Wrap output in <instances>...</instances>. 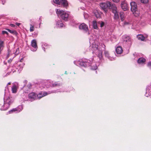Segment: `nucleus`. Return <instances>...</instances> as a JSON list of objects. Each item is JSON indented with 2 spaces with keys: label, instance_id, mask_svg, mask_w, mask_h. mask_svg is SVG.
<instances>
[{
  "label": "nucleus",
  "instance_id": "f257e3e1",
  "mask_svg": "<svg viewBox=\"0 0 151 151\" xmlns=\"http://www.w3.org/2000/svg\"><path fill=\"white\" fill-rule=\"evenodd\" d=\"M56 13L58 16L60 15L61 18L65 21L68 20L69 14L62 10L57 9L56 10Z\"/></svg>",
  "mask_w": 151,
  "mask_h": 151
},
{
  "label": "nucleus",
  "instance_id": "f03ea898",
  "mask_svg": "<svg viewBox=\"0 0 151 151\" xmlns=\"http://www.w3.org/2000/svg\"><path fill=\"white\" fill-rule=\"evenodd\" d=\"M131 10L135 17L138 16L140 14V12L138 10L137 4L134 2H132L130 3Z\"/></svg>",
  "mask_w": 151,
  "mask_h": 151
},
{
  "label": "nucleus",
  "instance_id": "7ed1b4c3",
  "mask_svg": "<svg viewBox=\"0 0 151 151\" xmlns=\"http://www.w3.org/2000/svg\"><path fill=\"white\" fill-rule=\"evenodd\" d=\"M100 6L104 12L105 13H106L108 9L110 8L111 3L109 1H107L105 3H101L100 4Z\"/></svg>",
  "mask_w": 151,
  "mask_h": 151
},
{
  "label": "nucleus",
  "instance_id": "20e7f679",
  "mask_svg": "<svg viewBox=\"0 0 151 151\" xmlns=\"http://www.w3.org/2000/svg\"><path fill=\"white\" fill-rule=\"evenodd\" d=\"M92 47L93 50H98L99 54L98 56L100 59L102 58V52H103L100 48H98V45H96L95 43H93L92 44Z\"/></svg>",
  "mask_w": 151,
  "mask_h": 151
},
{
  "label": "nucleus",
  "instance_id": "39448f33",
  "mask_svg": "<svg viewBox=\"0 0 151 151\" xmlns=\"http://www.w3.org/2000/svg\"><path fill=\"white\" fill-rule=\"evenodd\" d=\"M77 63L81 66L87 67L90 65V63L88 61H84L82 59H79L77 61Z\"/></svg>",
  "mask_w": 151,
  "mask_h": 151
},
{
  "label": "nucleus",
  "instance_id": "423d86ee",
  "mask_svg": "<svg viewBox=\"0 0 151 151\" xmlns=\"http://www.w3.org/2000/svg\"><path fill=\"white\" fill-rule=\"evenodd\" d=\"M79 28L80 29L83 30L85 32H87L88 30V26L84 23L81 24L79 25Z\"/></svg>",
  "mask_w": 151,
  "mask_h": 151
},
{
  "label": "nucleus",
  "instance_id": "0eeeda50",
  "mask_svg": "<svg viewBox=\"0 0 151 151\" xmlns=\"http://www.w3.org/2000/svg\"><path fill=\"white\" fill-rule=\"evenodd\" d=\"M128 4L125 1H121V6L122 9L124 11L128 9Z\"/></svg>",
  "mask_w": 151,
  "mask_h": 151
},
{
  "label": "nucleus",
  "instance_id": "6e6552de",
  "mask_svg": "<svg viewBox=\"0 0 151 151\" xmlns=\"http://www.w3.org/2000/svg\"><path fill=\"white\" fill-rule=\"evenodd\" d=\"M28 97L32 100H34L37 99V94L34 92H31L29 94Z\"/></svg>",
  "mask_w": 151,
  "mask_h": 151
},
{
  "label": "nucleus",
  "instance_id": "1a4fd4ad",
  "mask_svg": "<svg viewBox=\"0 0 151 151\" xmlns=\"http://www.w3.org/2000/svg\"><path fill=\"white\" fill-rule=\"evenodd\" d=\"M60 4L63 7L67 8L68 6V1L67 0H60Z\"/></svg>",
  "mask_w": 151,
  "mask_h": 151
},
{
  "label": "nucleus",
  "instance_id": "9d476101",
  "mask_svg": "<svg viewBox=\"0 0 151 151\" xmlns=\"http://www.w3.org/2000/svg\"><path fill=\"white\" fill-rule=\"evenodd\" d=\"M9 107V104L4 102V103L2 107H0V109L2 110H6Z\"/></svg>",
  "mask_w": 151,
  "mask_h": 151
},
{
  "label": "nucleus",
  "instance_id": "9b49d317",
  "mask_svg": "<svg viewBox=\"0 0 151 151\" xmlns=\"http://www.w3.org/2000/svg\"><path fill=\"white\" fill-rule=\"evenodd\" d=\"M53 92H49L48 93H44V95H43V96H42L41 94L39 93L38 94H37V99H40L42 98L43 97H44L46 96H47L48 94H50L51 93H53Z\"/></svg>",
  "mask_w": 151,
  "mask_h": 151
},
{
  "label": "nucleus",
  "instance_id": "f8f14e48",
  "mask_svg": "<svg viewBox=\"0 0 151 151\" xmlns=\"http://www.w3.org/2000/svg\"><path fill=\"white\" fill-rule=\"evenodd\" d=\"M31 46L34 48L37 49V42L35 40H33L31 41Z\"/></svg>",
  "mask_w": 151,
  "mask_h": 151
},
{
  "label": "nucleus",
  "instance_id": "ddd939ff",
  "mask_svg": "<svg viewBox=\"0 0 151 151\" xmlns=\"http://www.w3.org/2000/svg\"><path fill=\"white\" fill-rule=\"evenodd\" d=\"M146 61V59L143 58H139L137 60V62L139 64H142L145 63Z\"/></svg>",
  "mask_w": 151,
  "mask_h": 151
},
{
  "label": "nucleus",
  "instance_id": "4468645a",
  "mask_svg": "<svg viewBox=\"0 0 151 151\" xmlns=\"http://www.w3.org/2000/svg\"><path fill=\"white\" fill-rule=\"evenodd\" d=\"M4 102L9 104V106H10V104L12 103L13 101L9 97H8L4 100Z\"/></svg>",
  "mask_w": 151,
  "mask_h": 151
},
{
  "label": "nucleus",
  "instance_id": "2eb2a0df",
  "mask_svg": "<svg viewBox=\"0 0 151 151\" xmlns=\"http://www.w3.org/2000/svg\"><path fill=\"white\" fill-rule=\"evenodd\" d=\"M116 52L118 54H121L123 52L122 48L120 46L118 47L116 50Z\"/></svg>",
  "mask_w": 151,
  "mask_h": 151
},
{
  "label": "nucleus",
  "instance_id": "dca6fc26",
  "mask_svg": "<svg viewBox=\"0 0 151 151\" xmlns=\"http://www.w3.org/2000/svg\"><path fill=\"white\" fill-rule=\"evenodd\" d=\"M112 9V12L113 13H115L117 12V8L116 6L115 5H111L110 7Z\"/></svg>",
  "mask_w": 151,
  "mask_h": 151
},
{
  "label": "nucleus",
  "instance_id": "f3484780",
  "mask_svg": "<svg viewBox=\"0 0 151 151\" xmlns=\"http://www.w3.org/2000/svg\"><path fill=\"white\" fill-rule=\"evenodd\" d=\"M137 38L138 40L142 41H144L145 37L142 35H138L137 36Z\"/></svg>",
  "mask_w": 151,
  "mask_h": 151
},
{
  "label": "nucleus",
  "instance_id": "a211bd4d",
  "mask_svg": "<svg viewBox=\"0 0 151 151\" xmlns=\"http://www.w3.org/2000/svg\"><path fill=\"white\" fill-rule=\"evenodd\" d=\"M17 88L16 86L15 85H14L12 88V92L13 93H16L17 91Z\"/></svg>",
  "mask_w": 151,
  "mask_h": 151
},
{
  "label": "nucleus",
  "instance_id": "6ab92c4d",
  "mask_svg": "<svg viewBox=\"0 0 151 151\" xmlns=\"http://www.w3.org/2000/svg\"><path fill=\"white\" fill-rule=\"evenodd\" d=\"M56 24L58 27H63L65 26V25L63 23L62 21H58Z\"/></svg>",
  "mask_w": 151,
  "mask_h": 151
},
{
  "label": "nucleus",
  "instance_id": "aec40b11",
  "mask_svg": "<svg viewBox=\"0 0 151 151\" xmlns=\"http://www.w3.org/2000/svg\"><path fill=\"white\" fill-rule=\"evenodd\" d=\"M114 14V19L116 21H118L119 19V16L118 14V12H116L115 13H113Z\"/></svg>",
  "mask_w": 151,
  "mask_h": 151
},
{
  "label": "nucleus",
  "instance_id": "412c9836",
  "mask_svg": "<svg viewBox=\"0 0 151 151\" xmlns=\"http://www.w3.org/2000/svg\"><path fill=\"white\" fill-rule=\"evenodd\" d=\"M6 30H7L8 32H10V33L15 35H17L18 33L15 30H11L9 29H6Z\"/></svg>",
  "mask_w": 151,
  "mask_h": 151
},
{
  "label": "nucleus",
  "instance_id": "4be33fe9",
  "mask_svg": "<svg viewBox=\"0 0 151 151\" xmlns=\"http://www.w3.org/2000/svg\"><path fill=\"white\" fill-rule=\"evenodd\" d=\"M61 83H58V82H55L54 83H52V87H57L61 85Z\"/></svg>",
  "mask_w": 151,
  "mask_h": 151
},
{
  "label": "nucleus",
  "instance_id": "5701e85b",
  "mask_svg": "<svg viewBox=\"0 0 151 151\" xmlns=\"http://www.w3.org/2000/svg\"><path fill=\"white\" fill-rule=\"evenodd\" d=\"M4 47V42L0 39V49L3 50Z\"/></svg>",
  "mask_w": 151,
  "mask_h": 151
},
{
  "label": "nucleus",
  "instance_id": "b1692460",
  "mask_svg": "<svg viewBox=\"0 0 151 151\" xmlns=\"http://www.w3.org/2000/svg\"><path fill=\"white\" fill-rule=\"evenodd\" d=\"M120 17L122 21H123L124 19V14L123 12H120Z\"/></svg>",
  "mask_w": 151,
  "mask_h": 151
},
{
  "label": "nucleus",
  "instance_id": "393cba45",
  "mask_svg": "<svg viewBox=\"0 0 151 151\" xmlns=\"http://www.w3.org/2000/svg\"><path fill=\"white\" fill-rule=\"evenodd\" d=\"M93 28L94 29H96L97 28V23L96 21H93Z\"/></svg>",
  "mask_w": 151,
  "mask_h": 151
},
{
  "label": "nucleus",
  "instance_id": "a878e982",
  "mask_svg": "<svg viewBox=\"0 0 151 151\" xmlns=\"http://www.w3.org/2000/svg\"><path fill=\"white\" fill-rule=\"evenodd\" d=\"M104 54L106 57H107L109 59L110 58V56H109V54L108 52L105 51Z\"/></svg>",
  "mask_w": 151,
  "mask_h": 151
},
{
  "label": "nucleus",
  "instance_id": "bb28decb",
  "mask_svg": "<svg viewBox=\"0 0 151 151\" xmlns=\"http://www.w3.org/2000/svg\"><path fill=\"white\" fill-rule=\"evenodd\" d=\"M91 69L92 70H96L97 68V67L96 65H93V66L91 65Z\"/></svg>",
  "mask_w": 151,
  "mask_h": 151
},
{
  "label": "nucleus",
  "instance_id": "cd10ccee",
  "mask_svg": "<svg viewBox=\"0 0 151 151\" xmlns=\"http://www.w3.org/2000/svg\"><path fill=\"white\" fill-rule=\"evenodd\" d=\"M34 30V27L32 25H30V31L31 32H33Z\"/></svg>",
  "mask_w": 151,
  "mask_h": 151
},
{
  "label": "nucleus",
  "instance_id": "c85d7f7f",
  "mask_svg": "<svg viewBox=\"0 0 151 151\" xmlns=\"http://www.w3.org/2000/svg\"><path fill=\"white\" fill-rule=\"evenodd\" d=\"M53 2L56 4H57L58 5H60V0H53Z\"/></svg>",
  "mask_w": 151,
  "mask_h": 151
},
{
  "label": "nucleus",
  "instance_id": "c756f323",
  "mask_svg": "<svg viewBox=\"0 0 151 151\" xmlns=\"http://www.w3.org/2000/svg\"><path fill=\"white\" fill-rule=\"evenodd\" d=\"M17 110H18V109H17V108H14V109H12V110H10L9 111V112L10 113H11L13 112L17 111Z\"/></svg>",
  "mask_w": 151,
  "mask_h": 151
},
{
  "label": "nucleus",
  "instance_id": "7c9ffc66",
  "mask_svg": "<svg viewBox=\"0 0 151 151\" xmlns=\"http://www.w3.org/2000/svg\"><path fill=\"white\" fill-rule=\"evenodd\" d=\"M130 37L129 36H127L126 37L125 40H124L126 42H127L128 41H129L130 40Z\"/></svg>",
  "mask_w": 151,
  "mask_h": 151
},
{
  "label": "nucleus",
  "instance_id": "2f4dec72",
  "mask_svg": "<svg viewBox=\"0 0 151 151\" xmlns=\"http://www.w3.org/2000/svg\"><path fill=\"white\" fill-rule=\"evenodd\" d=\"M141 2L143 3H147L148 1V0H141Z\"/></svg>",
  "mask_w": 151,
  "mask_h": 151
},
{
  "label": "nucleus",
  "instance_id": "473e14b6",
  "mask_svg": "<svg viewBox=\"0 0 151 151\" xmlns=\"http://www.w3.org/2000/svg\"><path fill=\"white\" fill-rule=\"evenodd\" d=\"M19 53V48H18L17 49L16 51L15 52V55H17Z\"/></svg>",
  "mask_w": 151,
  "mask_h": 151
},
{
  "label": "nucleus",
  "instance_id": "72a5a7b5",
  "mask_svg": "<svg viewBox=\"0 0 151 151\" xmlns=\"http://www.w3.org/2000/svg\"><path fill=\"white\" fill-rule=\"evenodd\" d=\"M95 15L97 18H99L100 17V14H99L97 12L95 13Z\"/></svg>",
  "mask_w": 151,
  "mask_h": 151
},
{
  "label": "nucleus",
  "instance_id": "f704fd0d",
  "mask_svg": "<svg viewBox=\"0 0 151 151\" xmlns=\"http://www.w3.org/2000/svg\"><path fill=\"white\" fill-rule=\"evenodd\" d=\"M27 87L29 88V89H30L32 87V85L31 83H29L28 84L27 86Z\"/></svg>",
  "mask_w": 151,
  "mask_h": 151
},
{
  "label": "nucleus",
  "instance_id": "c9c22d12",
  "mask_svg": "<svg viewBox=\"0 0 151 151\" xmlns=\"http://www.w3.org/2000/svg\"><path fill=\"white\" fill-rule=\"evenodd\" d=\"M147 66L149 68H151V62H150L147 64Z\"/></svg>",
  "mask_w": 151,
  "mask_h": 151
},
{
  "label": "nucleus",
  "instance_id": "e433bc0d",
  "mask_svg": "<svg viewBox=\"0 0 151 151\" xmlns=\"http://www.w3.org/2000/svg\"><path fill=\"white\" fill-rule=\"evenodd\" d=\"M2 34H6L7 35H8V33L6 31H3L2 32Z\"/></svg>",
  "mask_w": 151,
  "mask_h": 151
},
{
  "label": "nucleus",
  "instance_id": "4c0bfd02",
  "mask_svg": "<svg viewBox=\"0 0 151 151\" xmlns=\"http://www.w3.org/2000/svg\"><path fill=\"white\" fill-rule=\"evenodd\" d=\"M104 22H102L100 24V27H102L104 26Z\"/></svg>",
  "mask_w": 151,
  "mask_h": 151
},
{
  "label": "nucleus",
  "instance_id": "58836bf2",
  "mask_svg": "<svg viewBox=\"0 0 151 151\" xmlns=\"http://www.w3.org/2000/svg\"><path fill=\"white\" fill-rule=\"evenodd\" d=\"M47 93L45 91H42L40 93L41 94L42 96H43L44 95H43V94H44V93Z\"/></svg>",
  "mask_w": 151,
  "mask_h": 151
},
{
  "label": "nucleus",
  "instance_id": "ea45409f",
  "mask_svg": "<svg viewBox=\"0 0 151 151\" xmlns=\"http://www.w3.org/2000/svg\"><path fill=\"white\" fill-rule=\"evenodd\" d=\"M130 24L129 22H125L124 23V25H127Z\"/></svg>",
  "mask_w": 151,
  "mask_h": 151
},
{
  "label": "nucleus",
  "instance_id": "a19ab883",
  "mask_svg": "<svg viewBox=\"0 0 151 151\" xmlns=\"http://www.w3.org/2000/svg\"><path fill=\"white\" fill-rule=\"evenodd\" d=\"M120 0H112V1L116 3H117L119 2Z\"/></svg>",
  "mask_w": 151,
  "mask_h": 151
},
{
  "label": "nucleus",
  "instance_id": "79ce46f5",
  "mask_svg": "<svg viewBox=\"0 0 151 151\" xmlns=\"http://www.w3.org/2000/svg\"><path fill=\"white\" fill-rule=\"evenodd\" d=\"M10 51H9V50H8V55H7V57H9V55H10Z\"/></svg>",
  "mask_w": 151,
  "mask_h": 151
},
{
  "label": "nucleus",
  "instance_id": "37998d69",
  "mask_svg": "<svg viewBox=\"0 0 151 151\" xmlns=\"http://www.w3.org/2000/svg\"><path fill=\"white\" fill-rule=\"evenodd\" d=\"M101 46H102L103 47H104L105 49L106 46L105 45L103 44H101Z\"/></svg>",
  "mask_w": 151,
  "mask_h": 151
},
{
  "label": "nucleus",
  "instance_id": "c03bdc74",
  "mask_svg": "<svg viewBox=\"0 0 151 151\" xmlns=\"http://www.w3.org/2000/svg\"><path fill=\"white\" fill-rule=\"evenodd\" d=\"M10 26L12 27H14L15 26V25L13 24H11Z\"/></svg>",
  "mask_w": 151,
  "mask_h": 151
},
{
  "label": "nucleus",
  "instance_id": "a18cd8bd",
  "mask_svg": "<svg viewBox=\"0 0 151 151\" xmlns=\"http://www.w3.org/2000/svg\"><path fill=\"white\" fill-rule=\"evenodd\" d=\"M16 24L18 26H19L20 24V23H17Z\"/></svg>",
  "mask_w": 151,
  "mask_h": 151
},
{
  "label": "nucleus",
  "instance_id": "49530a36",
  "mask_svg": "<svg viewBox=\"0 0 151 151\" xmlns=\"http://www.w3.org/2000/svg\"><path fill=\"white\" fill-rule=\"evenodd\" d=\"M3 105V103L1 104H0V107H2Z\"/></svg>",
  "mask_w": 151,
  "mask_h": 151
},
{
  "label": "nucleus",
  "instance_id": "de8ad7c7",
  "mask_svg": "<svg viewBox=\"0 0 151 151\" xmlns=\"http://www.w3.org/2000/svg\"><path fill=\"white\" fill-rule=\"evenodd\" d=\"M11 84V82H9L7 85H10Z\"/></svg>",
  "mask_w": 151,
  "mask_h": 151
},
{
  "label": "nucleus",
  "instance_id": "09e8293b",
  "mask_svg": "<svg viewBox=\"0 0 151 151\" xmlns=\"http://www.w3.org/2000/svg\"><path fill=\"white\" fill-rule=\"evenodd\" d=\"M2 50L1 49H0V54L1 53V51Z\"/></svg>",
  "mask_w": 151,
  "mask_h": 151
},
{
  "label": "nucleus",
  "instance_id": "8fccbe9b",
  "mask_svg": "<svg viewBox=\"0 0 151 151\" xmlns=\"http://www.w3.org/2000/svg\"><path fill=\"white\" fill-rule=\"evenodd\" d=\"M45 48H44V50L45 51Z\"/></svg>",
  "mask_w": 151,
  "mask_h": 151
}]
</instances>
